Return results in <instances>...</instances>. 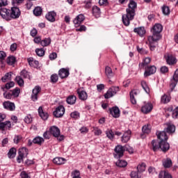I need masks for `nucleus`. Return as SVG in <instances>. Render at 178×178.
<instances>
[{"mask_svg":"<svg viewBox=\"0 0 178 178\" xmlns=\"http://www.w3.org/2000/svg\"><path fill=\"white\" fill-rule=\"evenodd\" d=\"M176 130V127L175 125H168V127L164 129V131L161 132H157V138L161 141L158 140H152V145L153 151L156 152L158 149H161L163 152H166V151H169V148H170V145L166 142L168 141V136L166 133L171 134V133H175Z\"/></svg>","mask_w":178,"mask_h":178,"instance_id":"f257e3e1","label":"nucleus"},{"mask_svg":"<svg viewBox=\"0 0 178 178\" xmlns=\"http://www.w3.org/2000/svg\"><path fill=\"white\" fill-rule=\"evenodd\" d=\"M163 29V28L160 24H156L153 26L152 29V35L148 36L147 38L150 51H155V48L158 45V41L161 38V33Z\"/></svg>","mask_w":178,"mask_h":178,"instance_id":"f03ea898","label":"nucleus"},{"mask_svg":"<svg viewBox=\"0 0 178 178\" xmlns=\"http://www.w3.org/2000/svg\"><path fill=\"white\" fill-rule=\"evenodd\" d=\"M137 8V3L134 0H130L128 8L126 10L127 14L122 15V22L125 26L130 25V21L134 19L136 15V9Z\"/></svg>","mask_w":178,"mask_h":178,"instance_id":"7ed1b4c3","label":"nucleus"},{"mask_svg":"<svg viewBox=\"0 0 178 178\" xmlns=\"http://www.w3.org/2000/svg\"><path fill=\"white\" fill-rule=\"evenodd\" d=\"M119 90V86H112L105 93L104 98L106 99H109V98H112V97L116 95Z\"/></svg>","mask_w":178,"mask_h":178,"instance_id":"20e7f679","label":"nucleus"},{"mask_svg":"<svg viewBox=\"0 0 178 178\" xmlns=\"http://www.w3.org/2000/svg\"><path fill=\"white\" fill-rule=\"evenodd\" d=\"M29 155V150L26 147H22L19 150V156L17 158V161L18 163H21L24 159Z\"/></svg>","mask_w":178,"mask_h":178,"instance_id":"39448f33","label":"nucleus"},{"mask_svg":"<svg viewBox=\"0 0 178 178\" xmlns=\"http://www.w3.org/2000/svg\"><path fill=\"white\" fill-rule=\"evenodd\" d=\"M114 157L115 158H122L123 156V154L124 153L125 149L123 146L118 145L115 147V149Z\"/></svg>","mask_w":178,"mask_h":178,"instance_id":"423d86ee","label":"nucleus"},{"mask_svg":"<svg viewBox=\"0 0 178 178\" xmlns=\"http://www.w3.org/2000/svg\"><path fill=\"white\" fill-rule=\"evenodd\" d=\"M21 12L20 9L17 7L11 8V12L10 13V17L12 19H19L20 17Z\"/></svg>","mask_w":178,"mask_h":178,"instance_id":"0eeeda50","label":"nucleus"},{"mask_svg":"<svg viewBox=\"0 0 178 178\" xmlns=\"http://www.w3.org/2000/svg\"><path fill=\"white\" fill-rule=\"evenodd\" d=\"M55 118H62L65 115V107L63 106H59L56 108V111L53 113Z\"/></svg>","mask_w":178,"mask_h":178,"instance_id":"6e6552de","label":"nucleus"},{"mask_svg":"<svg viewBox=\"0 0 178 178\" xmlns=\"http://www.w3.org/2000/svg\"><path fill=\"white\" fill-rule=\"evenodd\" d=\"M0 16L6 20H9V17H10V10H8L6 8H0Z\"/></svg>","mask_w":178,"mask_h":178,"instance_id":"1a4fd4ad","label":"nucleus"},{"mask_svg":"<svg viewBox=\"0 0 178 178\" xmlns=\"http://www.w3.org/2000/svg\"><path fill=\"white\" fill-rule=\"evenodd\" d=\"M138 94H140V92L136 90H134L130 92V101L133 105H136V104H137L136 98L138 97Z\"/></svg>","mask_w":178,"mask_h":178,"instance_id":"9d476101","label":"nucleus"},{"mask_svg":"<svg viewBox=\"0 0 178 178\" xmlns=\"http://www.w3.org/2000/svg\"><path fill=\"white\" fill-rule=\"evenodd\" d=\"M156 72V67L152 65L147 67L145 68V72L144 73L145 77H148V76H151V74H154Z\"/></svg>","mask_w":178,"mask_h":178,"instance_id":"9b49d317","label":"nucleus"},{"mask_svg":"<svg viewBox=\"0 0 178 178\" xmlns=\"http://www.w3.org/2000/svg\"><path fill=\"white\" fill-rule=\"evenodd\" d=\"M85 19L86 17L83 15V14H80L76 16V17L73 21L75 27H79V26H80V24L84 22Z\"/></svg>","mask_w":178,"mask_h":178,"instance_id":"f8f14e48","label":"nucleus"},{"mask_svg":"<svg viewBox=\"0 0 178 178\" xmlns=\"http://www.w3.org/2000/svg\"><path fill=\"white\" fill-rule=\"evenodd\" d=\"M40 91H41V88L40 86H35L33 88L31 95L32 100L37 101V99H38V94L40 93Z\"/></svg>","mask_w":178,"mask_h":178,"instance_id":"ddd939ff","label":"nucleus"},{"mask_svg":"<svg viewBox=\"0 0 178 178\" xmlns=\"http://www.w3.org/2000/svg\"><path fill=\"white\" fill-rule=\"evenodd\" d=\"M152 111V104L148 102V103H145L144 106L141 108V111L143 113H149Z\"/></svg>","mask_w":178,"mask_h":178,"instance_id":"4468645a","label":"nucleus"},{"mask_svg":"<svg viewBox=\"0 0 178 178\" xmlns=\"http://www.w3.org/2000/svg\"><path fill=\"white\" fill-rule=\"evenodd\" d=\"M76 92L79 95V99H81V101H86V99L88 98V95H87V92L81 89H78Z\"/></svg>","mask_w":178,"mask_h":178,"instance_id":"2eb2a0df","label":"nucleus"},{"mask_svg":"<svg viewBox=\"0 0 178 178\" xmlns=\"http://www.w3.org/2000/svg\"><path fill=\"white\" fill-rule=\"evenodd\" d=\"M50 134L54 136V137H59L60 136V129L56 126H53L49 129Z\"/></svg>","mask_w":178,"mask_h":178,"instance_id":"dca6fc26","label":"nucleus"},{"mask_svg":"<svg viewBox=\"0 0 178 178\" xmlns=\"http://www.w3.org/2000/svg\"><path fill=\"white\" fill-rule=\"evenodd\" d=\"M3 108L5 109H7L8 111H15V103L10 102H4L3 103Z\"/></svg>","mask_w":178,"mask_h":178,"instance_id":"f3484780","label":"nucleus"},{"mask_svg":"<svg viewBox=\"0 0 178 178\" xmlns=\"http://www.w3.org/2000/svg\"><path fill=\"white\" fill-rule=\"evenodd\" d=\"M109 112L113 118H119L120 116V110H119L118 107H113L109 109Z\"/></svg>","mask_w":178,"mask_h":178,"instance_id":"a211bd4d","label":"nucleus"},{"mask_svg":"<svg viewBox=\"0 0 178 178\" xmlns=\"http://www.w3.org/2000/svg\"><path fill=\"white\" fill-rule=\"evenodd\" d=\"M177 81H178V69L175 71L173 75L172 79L171 80L170 87L172 88H175V87H176L177 84Z\"/></svg>","mask_w":178,"mask_h":178,"instance_id":"6ab92c4d","label":"nucleus"},{"mask_svg":"<svg viewBox=\"0 0 178 178\" xmlns=\"http://www.w3.org/2000/svg\"><path fill=\"white\" fill-rule=\"evenodd\" d=\"M55 17H56V13H55L54 11L49 12L46 15L47 20L51 22V23H54V22H55Z\"/></svg>","mask_w":178,"mask_h":178,"instance_id":"aec40b11","label":"nucleus"},{"mask_svg":"<svg viewBox=\"0 0 178 178\" xmlns=\"http://www.w3.org/2000/svg\"><path fill=\"white\" fill-rule=\"evenodd\" d=\"M131 137V131L128 130L124 133V134L122 137V142L127 143L130 140Z\"/></svg>","mask_w":178,"mask_h":178,"instance_id":"412c9836","label":"nucleus"},{"mask_svg":"<svg viewBox=\"0 0 178 178\" xmlns=\"http://www.w3.org/2000/svg\"><path fill=\"white\" fill-rule=\"evenodd\" d=\"M58 76H60V79H66L69 76V70L62 68L58 72Z\"/></svg>","mask_w":178,"mask_h":178,"instance_id":"4be33fe9","label":"nucleus"},{"mask_svg":"<svg viewBox=\"0 0 178 178\" xmlns=\"http://www.w3.org/2000/svg\"><path fill=\"white\" fill-rule=\"evenodd\" d=\"M38 111L39 115L43 120H47V119H48L49 115H48V113L44 112L42 107L40 106Z\"/></svg>","mask_w":178,"mask_h":178,"instance_id":"5701e85b","label":"nucleus"},{"mask_svg":"<svg viewBox=\"0 0 178 178\" xmlns=\"http://www.w3.org/2000/svg\"><path fill=\"white\" fill-rule=\"evenodd\" d=\"M166 62L168 65H176L177 60L176 59V57L172 55H168L166 58Z\"/></svg>","mask_w":178,"mask_h":178,"instance_id":"b1692460","label":"nucleus"},{"mask_svg":"<svg viewBox=\"0 0 178 178\" xmlns=\"http://www.w3.org/2000/svg\"><path fill=\"white\" fill-rule=\"evenodd\" d=\"M134 33H136L140 37H143L145 34V28L141 26L138 28H135L134 29Z\"/></svg>","mask_w":178,"mask_h":178,"instance_id":"393cba45","label":"nucleus"},{"mask_svg":"<svg viewBox=\"0 0 178 178\" xmlns=\"http://www.w3.org/2000/svg\"><path fill=\"white\" fill-rule=\"evenodd\" d=\"M53 162L56 165H63L66 162V159L62 157H56L53 159Z\"/></svg>","mask_w":178,"mask_h":178,"instance_id":"a878e982","label":"nucleus"},{"mask_svg":"<svg viewBox=\"0 0 178 178\" xmlns=\"http://www.w3.org/2000/svg\"><path fill=\"white\" fill-rule=\"evenodd\" d=\"M172 165V159H170V158L164 159L163 160V166L166 169L171 168Z\"/></svg>","mask_w":178,"mask_h":178,"instance_id":"bb28decb","label":"nucleus"},{"mask_svg":"<svg viewBox=\"0 0 178 178\" xmlns=\"http://www.w3.org/2000/svg\"><path fill=\"white\" fill-rule=\"evenodd\" d=\"M92 13L95 17H99V15H101V9L98 6H94L92 7Z\"/></svg>","mask_w":178,"mask_h":178,"instance_id":"cd10ccee","label":"nucleus"},{"mask_svg":"<svg viewBox=\"0 0 178 178\" xmlns=\"http://www.w3.org/2000/svg\"><path fill=\"white\" fill-rule=\"evenodd\" d=\"M105 73L108 79H112V77H113V72L111 67H106Z\"/></svg>","mask_w":178,"mask_h":178,"instance_id":"c85d7f7f","label":"nucleus"},{"mask_svg":"<svg viewBox=\"0 0 178 178\" xmlns=\"http://www.w3.org/2000/svg\"><path fill=\"white\" fill-rule=\"evenodd\" d=\"M159 178H172V175L166 171H161L159 175Z\"/></svg>","mask_w":178,"mask_h":178,"instance_id":"c756f323","label":"nucleus"},{"mask_svg":"<svg viewBox=\"0 0 178 178\" xmlns=\"http://www.w3.org/2000/svg\"><path fill=\"white\" fill-rule=\"evenodd\" d=\"M76 97L74 95H71L69 96L67 98V102L70 104V105H74V104H76Z\"/></svg>","mask_w":178,"mask_h":178,"instance_id":"7c9ffc66","label":"nucleus"},{"mask_svg":"<svg viewBox=\"0 0 178 178\" xmlns=\"http://www.w3.org/2000/svg\"><path fill=\"white\" fill-rule=\"evenodd\" d=\"M116 166H118V168H126L127 166V161L124 160H118L115 163Z\"/></svg>","mask_w":178,"mask_h":178,"instance_id":"2f4dec72","label":"nucleus"},{"mask_svg":"<svg viewBox=\"0 0 178 178\" xmlns=\"http://www.w3.org/2000/svg\"><path fill=\"white\" fill-rule=\"evenodd\" d=\"M6 62L8 65H10L12 66L13 65H15L16 62V58L13 56H8L7 58Z\"/></svg>","mask_w":178,"mask_h":178,"instance_id":"473e14b6","label":"nucleus"},{"mask_svg":"<svg viewBox=\"0 0 178 178\" xmlns=\"http://www.w3.org/2000/svg\"><path fill=\"white\" fill-rule=\"evenodd\" d=\"M33 144H38V145H41V144L44 143V138L40 136H37L33 140Z\"/></svg>","mask_w":178,"mask_h":178,"instance_id":"72a5a7b5","label":"nucleus"},{"mask_svg":"<svg viewBox=\"0 0 178 178\" xmlns=\"http://www.w3.org/2000/svg\"><path fill=\"white\" fill-rule=\"evenodd\" d=\"M28 63L32 67H37L38 66V61L33 60V58H28Z\"/></svg>","mask_w":178,"mask_h":178,"instance_id":"f704fd0d","label":"nucleus"},{"mask_svg":"<svg viewBox=\"0 0 178 178\" xmlns=\"http://www.w3.org/2000/svg\"><path fill=\"white\" fill-rule=\"evenodd\" d=\"M15 80L17 83L18 86H19V87H23V86H24V81L22 76H16Z\"/></svg>","mask_w":178,"mask_h":178,"instance_id":"c9c22d12","label":"nucleus"},{"mask_svg":"<svg viewBox=\"0 0 178 178\" xmlns=\"http://www.w3.org/2000/svg\"><path fill=\"white\" fill-rule=\"evenodd\" d=\"M143 133L144 134H149L151 133V125H145L142 128Z\"/></svg>","mask_w":178,"mask_h":178,"instance_id":"e433bc0d","label":"nucleus"},{"mask_svg":"<svg viewBox=\"0 0 178 178\" xmlns=\"http://www.w3.org/2000/svg\"><path fill=\"white\" fill-rule=\"evenodd\" d=\"M11 94L13 98H17V97H19V95L20 94V88H16L15 89L11 91Z\"/></svg>","mask_w":178,"mask_h":178,"instance_id":"4c0bfd02","label":"nucleus"},{"mask_svg":"<svg viewBox=\"0 0 178 178\" xmlns=\"http://www.w3.org/2000/svg\"><path fill=\"white\" fill-rule=\"evenodd\" d=\"M42 13V8H41V7H36L33 10V15H35V16H41Z\"/></svg>","mask_w":178,"mask_h":178,"instance_id":"58836bf2","label":"nucleus"},{"mask_svg":"<svg viewBox=\"0 0 178 178\" xmlns=\"http://www.w3.org/2000/svg\"><path fill=\"white\" fill-rule=\"evenodd\" d=\"M106 137L109 138V140H113L115 134H113V131L111 129H107L106 131Z\"/></svg>","mask_w":178,"mask_h":178,"instance_id":"ea45409f","label":"nucleus"},{"mask_svg":"<svg viewBox=\"0 0 178 178\" xmlns=\"http://www.w3.org/2000/svg\"><path fill=\"white\" fill-rule=\"evenodd\" d=\"M141 86L145 92H147V94H149V88L148 87V85L147 84V82L145 81H141Z\"/></svg>","mask_w":178,"mask_h":178,"instance_id":"a19ab883","label":"nucleus"},{"mask_svg":"<svg viewBox=\"0 0 178 178\" xmlns=\"http://www.w3.org/2000/svg\"><path fill=\"white\" fill-rule=\"evenodd\" d=\"M42 47H48L51 44V38H45L40 42Z\"/></svg>","mask_w":178,"mask_h":178,"instance_id":"79ce46f5","label":"nucleus"},{"mask_svg":"<svg viewBox=\"0 0 178 178\" xmlns=\"http://www.w3.org/2000/svg\"><path fill=\"white\" fill-rule=\"evenodd\" d=\"M8 158H15L16 156V149L15 148H11L8 152Z\"/></svg>","mask_w":178,"mask_h":178,"instance_id":"37998d69","label":"nucleus"},{"mask_svg":"<svg viewBox=\"0 0 178 178\" xmlns=\"http://www.w3.org/2000/svg\"><path fill=\"white\" fill-rule=\"evenodd\" d=\"M137 170L138 173H143V172H145V163H143L140 165L137 166Z\"/></svg>","mask_w":178,"mask_h":178,"instance_id":"c03bdc74","label":"nucleus"},{"mask_svg":"<svg viewBox=\"0 0 178 178\" xmlns=\"http://www.w3.org/2000/svg\"><path fill=\"white\" fill-rule=\"evenodd\" d=\"M13 87H15V82L11 81V82L7 83L6 84V88L1 87V90L3 91H5L6 88V90H10V88H12Z\"/></svg>","mask_w":178,"mask_h":178,"instance_id":"a18cd8bd","label":"nucleus"},{"mask_svg":"<svg viewBox=\"0 0 178 178\" xmlns=\"http://www.w3.org/2000/svg\"><path fill=\"white\" fill-rule=\"evenodd\" d=\"M170 102V97L166 95H164L161 97V102L162 104H168V102Z\"/></svg>","mask_w":178,"mask_h":178,"instance_id":"49530a36","label":"nucleus"},{"mask_svg":"<svg viewBox=\"0 0 178 178\" xmlns=\"http://www.w3.org/2000/svg\"><path fill=\"white\" fill-rule=\"evenodd\" d=\"M12 77V72L6 73L5 76H3L1 78V81H3V83L6 82V80H10V78Z\"/></svg>","mask_w":178,"mask_h":178,"instance_id":"de8ad7c7","label":"nucleus"},{"mask_svg":"<svg viewBox=\"0 0 178 178\" xmlns=\"http://www.w3.org/2000/svg\"><path fill=\"white\" fill-rule=\"evenodd\" d=\"M35 52L38 56H44V55H45V51L44 49H36Z\"/></svg>","mask_w":178,"mask_h":178,"instance_id":"09e8293b","label":"nucleus"},{"mask_svg":"<svg viewBox=\"0 0 178 178\" xmlns=\"http://www.w3.org/2000/svg\"><path fill=\"white\" fill-rule=\"evenodd\" d=\"M70 116L72 119H79V118H80V113L78 111H74L71 113Z\"/></svg>","mask_w":178,"mask_h":178,"instance_id":"8fccbe9b","label":"nucleus"},{"mask_svg":"<svg viewBox=\"0 0 178 178\" xmlns=\"http://www.w3.org/2000/svg\"><path fill=\"white\" fill-rule=\"evenodd\" d=\"M20 74L22 77H24V79H30V74H29V72L25 70H23Z\"/></svg>","mask_w":178,"mask_h":178,"instance_id":"3c124183","label":"nucleus"},{"mask_svg":"<svg viewBox=\"0 0 178 178\" xmlns=\"http://www.w3.org/2000/svg\"><path fill=\"white\" fill-rule=\"evenodd\" d=\"M136 49L138 52H139V54H141L142 55H146L147 54H148V51L144 48H140V47L137 46Z\"/></svg>","mask_w":178,"mask_h":178,"instance_id":"603ef678","label":"nucleus"},{"mask_svg":"<svg viewBox=\"0 0 178 178\" xmlns=\"http://www.w3.org/2000/svg\"><path fill=\"white\" fill-rule=\"evenodd\" d=\"M162 12L163 15H168L169 13H170V10L168 6H164L162 7Z\"/></svg>","mask_w":178,"mask_h":178,"instance_id":"864d4df0","label":"nucleus"},{"mask_svg":"<svg viewBox=\"0 0 178 178\" xmlns=\"http://www.w3.org/2000/svg\"><path fill=\"white\" fill-rule=\"evenodd\" d=\"M3 97H4V98H6V99H12V98H13V95H12V92H4V93H3Z\"/></svg>","mask_w":178,"mask_h":178,"instance_id":"5fc2aeb1","label":"nucleus"},{"mask_svg":"<svg viewBox=\"0 0 178 178\" xmlns=\"http://www.w3.org/2000/svg\"><path fill=\"white\" fill-rule=\"evenodd\" d=\"M24 122L25 123H26L27 124H30V123L31 122H33V118H31V115H28L26 117H25L24 118Z\"/></svg>","mask_w":178,"mask_h":178,"instance_id":"6e6d98bb","label":"nucleus"},{"mask_svg":"<svg viewBox=\"0 0 178 178\" xmlns=\"http://www.w3.org/2000/svg\"><path fill=\"white\" fill-rule=\"evenodd\" d=\"M58 74H52L51 76V80L52 83H56V81H58Z\"/></svg>","mask_w":178,"mask_h":178,"instance_id":"4d7b16f0","label":"nucleus"},{"mask_svg":"<svg viewBox=\"0 0 178 178\" xmlns=\"http://www.w3.org/2000/svg\"><path fill=\"white\" fill-rule=\"evenodd\" d=\"M173 119H177L178 118V106L172 111Z\"/></svg>","mask_w":178,"mask_h":178,"instance_id":"13d9d810","label":"nucleus"},{"mask_svg":"<svg viewBox=\"0 0 178 178\" xmlns=\"http://www.w3.org/2000/svg\"><path fill=\"white\" fill-rule=\"evenodd\" d=\"M151 63V58L149 57H147V58H145L143 63H142V65H143V66H145L148 64H149Z\"/></svg>","mask_w":178,"mask_h":178,"instance_id":"bf43d9fd","label":"nucleus"},{"mask_svg":"<svg viewBox=\"0 0 178 178\" xmlns=\"http://www.w3.org/2000/svg\"><path fill=\"white\" fill-rule=\"evenodd\" d=\"M124 149L126 151H128V152L129 154H133V152H134V149H133V147H130V146H125L124 147Z\"/></svg>","mask_w":178,"mask_h":178,"instance_id":"052dcab7","label":"nucleus"},{"mask_svg":"<svg viewBox=\"0 0 178 178\" xmlns=\"http://www.w3.org/2000/svg\"><path fill=\"white\" fill-rule=\"evenodd\" d=\"M5 128L8 129V130H10V128L12 127V124L10 123V121H6L4 122Z\"/></svg>","mask_w":178,"mask_h":178,"instance_id":"680f3d73","label":"nucleus"},{"mask_svg":"<svg viewBox=\"0 0 178 178\" xmlns=\"http://www.w3.org/2000/svg\"><path fill=\"white\" fill-rule=\"evenodd\" d=\"M8 5V0H0V9Z\"/></svg>","mask_w":178,"mask_h":178,"instance_id":"e2e57ef3","label":"nucleus"},{"mask_svg":"<svg viewBox=\"0 0 178 178\" xmlns=\"http://www.w3.org/2000/svg\"><path fill=\"white\" fill-rule=\"evenodd\" d=\"M21 178H30V176H29V174L26 172V171H22L20 174Z\"/></svg>","mask_w":178,"mask_h":178,"instance_id":"0e129e2a","label":"nucleus"},{"mask_svg":"<svg viewBox=\"0 0 178 178\" xmlns=\"http://www.w3.org/2000/svg\"><path fill=\"white\" fill-rule=\"evenodd\" d=\"M95 136H101L102 134V131L98 128H94Z\"/></svg>","mask_w":178,"mask_h":178,"instance_id":"69168bd1","label":"nucleus"},{"mask_svg":"<svg viewBox=\"0 0 178 178\" xmlns=\"http://www.w3.org/2000/svg\"><path fill=\"white\" fill-rule=\"evenodd\" d=\"M131 178H140V177L138 176V172H137L136 171H133L131 172Z\"/></svg>","mask_w":178,"mask_h":178,"instance_id":"338daca9","label":"nucleus"},{"mask_svg":"<svg viewBox=\"0 0 178 178\" xmlns=\"http://www.w3.org/2000/svg\"><path fill=\"white\" fill-rule=\"evenodd\" d=\"M6 58V53L4 51H0V60H3Z\"/></svg>","mask_w":178,"mask_h":178,"instance_id":"774afa93","label":"nucleus"}]
</instances>
